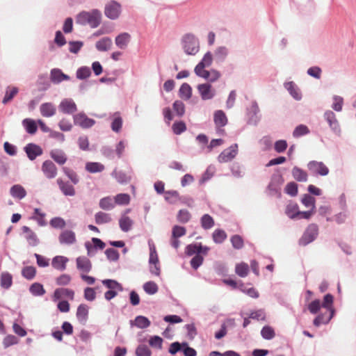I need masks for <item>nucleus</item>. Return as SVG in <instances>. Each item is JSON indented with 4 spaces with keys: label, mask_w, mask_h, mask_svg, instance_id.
<instances>
[{
    "label": "nucleus",
    "mask_w": 356,
    "mask_h": 356,
    "mask_svg": "<svg viewBox=\"0 0 356 356\" xmlns=\"http://www.w3.org/2000/svg\"><path fill=\"white\" fill-rule=\"evenodd\" d=\"M102 13L97 9H93L90 12L82 11L76 18V22L85 26L88 24L91 28H97L101 23Z\"/></svg>",
    "instance_id": "1"
},
{
    "label": "nucleus",
    "mask_w": 356,
    "mask_h": 356,
    "mask_svg": "<svg viewBox=\"0 0 356 356\" xmlns=\"http://www.w3.org/2000/svg\"><path fill=\"white\" fill-rule=\"evenodd\" d=\"M184 52L188 55H195L200 49L199 40L192 33L184 35L181 40Z\"/></svg>",
    "instance_id": "2"
},
{
    "label": "nucleus",
    "mask_w": 356,
    "mask_h": 356,
    "mask_svg": "<svg viewBox=\"0 0 356 356\" xmlns=\"http://www.w3.org/2000/svg\"><path fill=\"white\" fill-rule=\"evenodd\" d=\"M318 234V227L317 225L310 224L304 232L301 238L298 241V244L301 246H305L313 242Z\"/></svg>",
    "instance_id": "3"
},
{
    "label": "nucleus",
    "mask_w": 356,
    "mask_h": 356,
    "mask_svg": "<svg viewBox=\"0 0 356 356\" xmlns=\"http://www.w3.org/2000/svg\"><path fill=\"white\" fill-rule=\"evenodd\" d=\"M149 245V272L154 275L159 276L161 274V267L159 264L158 254L156 250V248L154 245Z\"/></svg>",
    "instance_id": "4"
},
{
    "label": "nucleus",
    "mask_w": 356,
    "mask_h": 356,
    "mask_svg": "<svg viewBox=\"0 0 356 356\" xmlns=\"http://www.w3.org/2000/svg\"><path fill=\"white\" fill-rule=\"evenodd\" d=\"M284 183V178L281 175H273L270 183L268 185V190L271 196L281 197V185Z\"/></svg>",
    "instance_id": "5"
},
{
    "label": "nucleus",
    "mask_w": 356,
    "mask_h": 356,
    "mask_svg": "<svg viewBox=\"0 0 356 356\" xmlns=\"http://www.w3.org/2000/svg\"><path fill=\"white\" fill-rule=\"evenodd\" d=\"M121 13V5L115 1H111L105 6L104 14L108 19H116Z\"/></svg>",
    "instance_id": "6"
},
{
    "label": "nucleus",
    "mask_w": 356,
    "mask_h": 356,
    "mask_svg": "<svg viewBox=\"0 0 356 356\" xmlns=\"http://www.w3.org/2000/svg\"><path fill=\"white\" fill-rule=\"evenodd\" d=\"M307 168L310 172L316 176H326L329 173L328 168L321 161H309Z\"/></svg>",
    "instance_id": "7"
},
{
    "label": "nucleus",
    "mask_w": 356,
    "mask_h": 356,
    "mask_svg": "<svg viewBox=\"0 0 356 356\" xmlns=\"http://www.w3.org/2000/svg\"><path fill=\"white\" fill-rule=\"evenodd\" d=\"M238 154V145L234 143L224 149L218 156L220 163H227L232 161Z\"/></svg>",
    "instance_id": "8"
},
{
    "label": "nucleus",
    "mask_w": 356,
    "mask_h": 356,
    "mask_svg": "<svg viewBox=\"0 0 356 356\" xmlns=\"http://www.w3.org/2000/svg\"><path fill=\"white\" fill-rule=\"evenodd\" d=\"M324 118L328 123L331 130L336 134L340 135L341 128L339 123L337 119L335 113L332 111H326L324 113Z\"/></svg>",
    "instance_id": "9"
},
{
    "label": "nucleus",
    "mask_w": 356,
    "mask_h": 356,
    "mask_svg": "<svg viewBox=\"0 0 356 356\" xmlns=\"http://www.w3.org/2000/svg\"><path fill=\"white\" fill-rule=\"evenodd\" d=\"M73 119L74 124L83 129L90 128L95 124V121L92 118H89L84 113L74 115Z\"/></svg>",
    "instance_id": "10"
},
{
    "label": "nucleus",
    "mask_w": 356,
    "mask_h": 356,
    "mask_svg": "<svg viewBox=\"0 0 356 356\" xmlns=\"http://www.w3.org/2000/svg\"><path fill=\"white\" fill-rule=\"evenodd\" d=\"M24 151L31 161L35 160L43 154L42 148L40 145L32 143L27 144L24 147Z\"/></svg>",
    "instance_id": "11"
},
{
    "label": "nucleus",
    "mask_w": 356,
    "mask_h": 356,
    "mask_svg": "<svg viewBox=\"0 0 356 356\" xmlns=\"http://www.w3.org/2000/svg\"><path fill=\"white\" fill-rule=\"evenodd\" d=\"M41 170L45 177L49 179H54L57 175V168L51 160L44 161L42 164Z\"/></svg>",
    "instance_id": "12"
},
{
    "label": "nucleus",
    "mask_w": 356,
    "mask_h": 356,
    "mask_svg": "<svg viewBox=\"0 0 356 356\" xmlns=\"http://www.w3.org/2000/svg\"><path fill=\"white\" fill-rule=\"evenodd\" d=\"M197 88L202 100L211 99L216 95V91L212 89L210 83L199 84Z\"/></svg>",
    "instance_id": "13"
},
{
    "label": "nucleus",
    "mask_w": 356,
    "mask_h": 356,
    "mask_svg": "<svg viewBox=\"0 0 356 356\" xmlns=\"http://www.w3.org/2000/svg\"><path fill=\"white\" fill-rule=\"evenodd\" d=\"M58 109L64 114L71 115L77 111V106L72 99H63L58 106Z\"/></svg>",
    "instance_id": "14"
},
{
    "label": "nucleus",
    "mask_w": 356,
    "mask_h": 356,
    "mask_svg": "<svg viewBox=\"0 0 356 356\" xmlns=\"http://www.w3.org/2000/svg\"><path fill=\"white\" fill-rule=\"evenodd\" d=\"M58 241L61 245H72L76 241V234L72 230H64L60 234Z\"/></svg>",
    "instance_id": "15"
},
{
    "label": "nucleus",
    "mask_w": 356,
    "mask_h": 356,
    "mask_svg": "<svg viewBox=\"0 0 356 356\" xmlns=\"http://www.w3.org/2000/svg\"><path fill=\"white\" fill-rule=\"evenodd\" d=\"M50 79L54 84H58L63 81H69L70 77L64 74L60 69L54 68L50 72Z\"/></svg>",
    "instance_id": "16"
},
{
    "label": "nucleus",
    "mask_w": 356,
    "mask_h": 356,
    "mask_svg": "<svg viewBox=\"0 0 356 356\" xmlns=\"http://www.w3.org/2000/svg\"><path fill=\"white\" fill-rule=\"evenodd\" d=\"M76 263L77 269L84 273H89L92 269L91 261L85 256L77 257Z\"/></svg>",
    "instance_id": "17"
},
{
    "label": "nucleus",
    "mask_w": 356,
    "mask_h": 356,
    "mask_svg": "<svg viewBox=\"0 0 356 356\" xmlns=\"http://www.w3.org/2000/svg\"><path fill=\"white\" fill-rule=\"evenodd\" d=\"M56 181L60 190L65 195L74 196L75 195L74 188L69 181H64L60 178L58 179Z\"/></svg>",
    "instance_id": "18"
},
{
    "label": "nucleus",
    "mask_w": 356,
    "mask_h": 356,
    "mask_svg": "<svg viewBox=\"0 0 356 356\" xmlns=\"http://www.w3.org/2000/svg\"><path fill=\"white\" fill-rule=\"evenodd\" d=\"M24 237L30 246H37L40 243V239L35 232H33L29 227L24 226Z\"/></svg>",
    "instance_id": "19"
},
{
    "label": "nucleus",
    "mask_w": 356,
    "mask_h": 356,
    "mask_svg": "<svg viewBox=\"0 0 356 356\" xmlns=\"http://www.w3.org/2000/svg\"><path fill=\"white\" fill-rule=\"evenodd\" d=\"M40 111L43 117L49 118L56 114V108L53 103L46 102L40 105Z\"/></svg>",
    "instance_id": "20"
},
{
    "label": "nucleus",
    "mask_w": 356,
    "mask_h": 356,
    "mask_svg": "<svg viewBox=\"0 0 356 356\" xmlns=\"http://www.w3.org/2000/svg\"><path fill=\"white\" fill-rule=\"evenodd\" d=\"M51 158L58 165H63L67 160L65 153L60 149H52L50 152Z\"/></svg>",
    "instance_id": "21"
},
{
    "label": "nucleus",
    "mask_w": 356,
    "mask_h": 356,
    "mask_svg": "<svg viewBox=\"0 0 356 356\" xmlns=\"http://www.w3.org/2000/svg\"><path fill=\"white\" fill-rule=\"evenodd\" d=\"M131 40V35L128 33H122L116 36L115 39V44L121 49L127 48Z\"/></svg>",
    "instance_id": "22"
},
{
    "label": "nucleus",
    "mask_w": 356,
    "mask_h": 356,
    "mask_svg": "<svg viewBox=\"0 0 356 356\" xmlns=\"http://www.w3.org/2000/svg\"><path fill=\"white\" fill-rule=\"evenodd\" d=\"M260 110L258 106V104L256 101L252 102L251 106L248 108V115L249 116V122L257 124V122L259 120V118L258 117V114Z\"/></svg>",
    "instance_id": "23"
},
{
    "label": "nucleus",
    "mask_w": 356,
    "mask_h": 356,
    "mask_svg": "<svg viewBox=\"0 0 356 356\" xmlns=\"http://www.w3.org/2000/svg\"><path fill=\"white\" fill-rule=\"evenodd\" d=\"M76 318L83 325H85L88 318V307L85 304L79 305L76 310Z\"/></svg>",
    "instance_id": "24"
},
{
    "label": "nucleus",
    "mask_w": 356,
    "mask_h": 356,
    "mask_svg": "<svg viewBox=\"0 0 356 356\" xmlns=\"http://www.w3.org/2000/svg\"><path fill=\"white\" fill-rule=\"evenodd\" d=\"M112 176L121 184H127L131 179V172L127 173L122 170H114L112 172Z\"/></svg>",
    "instance_id": "25"
},
{
    "label": "nucleus",
    "mask_w": 356,
    "mask_h": 356,
    "mask_svg": "<svg viewBox=\"0 0 356 356\" xmlns=\"http://www.w3.org/2000/svg\"><path fill=\"white\" fill-rule=\"evenodd\" d=\"M150 324V321L144 316H138L135 318L134 321H130V325L131 327L136 326L140 329L147 328Z\"/></svg>",
    "instance_id": "26"
},
{
    "label": "nucleus",
    "mask_w": 356,
    "mask_h": 356,
    "mask_svg": "<svg viewBox=\"0 0 356 356\" xmlns=\"http://www.w3.org/2000/svg\"><path fill=\"white\" fill-rule=\"evenodd\" d=\"M68 259L64 256H56L53 258L51 265L56 270L63 271L66 268Z\"/></svg>",
    "instance_id": "27"
},
{
    "label": "nucleus",
    "mask_w": 356,
    "mask_h": 356,
    "mask_svg": "<svg viewBox=\"0 0 356 356\" xmlns=\"http://www.w3.org/2000/svg\"><path fill=\"white\" fill-rule=\"evenodd\" d=\"M112 44L113 42L111 38L104 37L96 42L95 47L99 51H106L111 48Z\"/></svg>",
    "instance_id": "28"
},
{
    "label": "nucleus",
    "mask_w": 356,
    "mask_h": 356,
    "mask_svg": "<svg viewBox=\"0 0 356 356\" xmlns=\"http://www.w3.org/2000/svg\"><path fill=\"white\" fill-rule=\"evenodd\" d=\"M213 121L217 127H222L227 124V116L221 110L215 111L213 114Z\"/></svg>",
    "instance_id": "29"
},
{
    "label": "nucleus",
    "mask_w": 356,
    "mask_h": 356,
    "mask_svg": "<svg viewBox=\"0 0 356 356\" xmlns=\"http://www.w3.org/2000/svg\"><path fill=\"white\" fill-rule=\"evenodd\" d=\"M24 127L26 131L31 135H34L38 130V120L31 118L24 119Z\"/></svg>",
    "instance_id": "30"
},
{
    "label": "nucleus",
    "mask_w": 356,
    "mask_h": 356,
    "mask_svg": "<svg viewBox=\"0 0 356 356\" xmlns=\"http://www.w3.org/2000/svg\"><path fill=\"white\" fill-rule=\"evenodd\" d=\"M54 296L56 299H60L63 297H67L71 300L74 299V292L73 290L67 288H59L54 291Z\"/></svg>",
    "instance_id": "31"
},
{
    "label": "nucleus",
    "mask_w": 356,
    "mask_h": 356,
    "mask_svg": "<svg viewBox=\"0 0 356 356\" xmlns=\"http://www.w3.org/2000/svg\"><path fill=\"white\" fill-rule=\"evenodd\" d=\"M229 54L228 49L225 46L218 47L214 51V59L217 63L225 61Z\"/></svg>",
    "instance_id": "32"
},
{
    "label": "nucleus",
    "mask_w": 356,
    "mask_h": 356,
    "mask_svg": "<svg viewBox=\"0 0 356 356\" xmlns=\"http://www.w3.org/2000/svg\"><path fill=\"white\" fill-rule=\"evenodd\" d=\"M291 174L293 177L298 181L305 182L307 181V173L298 166H294L293 168Z\"/></svg>",
    "instance_id": "33"
},
{
    "label": "nucleus",
    "mask_w": 356,
    "mask_h": 356,
    "mask_svg": "<svg viewBox=\"0 0 356 356\" xmlns=\"http://www.w3.org/2000/svg\"><path fill=\"white\" fill-rule=\"evenodd\" d=\"M286 89L289 92L290 95L296 100H300L302 95L299 91L297 86L293 82H287L284 84Z\"/></svg>",
    "instance_id": "34"
},
{
    "label": "nucleus",
    "mask_w": 356,
    "mask_h": 356,
    "mask_svg": "<svg viewBox=\"0 0 356 356\" xmlns=\"http://www.w3.org/2000/svg\"><path fill=\"white\" fill-rule=\"evenodd\" d=\"M179 95L181 98L188 100L192 96V88L187 83H184L179 88Z\"/></svg>",
    "instance_id": "35"
},
{
    "label": "nucleus",
    "mask_w": 356,
    "mask_h": 356,
    "mask_svg": "<svg viewBox=\"0 0 356 356\" xmlns=\"http://www.w3.org/2000/svg\"><path fill=\"white\" fill-rule=\"evenodd\" d=\"M285 213L291 219L297 218L299 213V207L296 203H290L286 205Z\"/></svg>",
    "instance_id": "36"
},
{
    "label": "nucleus",
    "mask_w": 356,
    "mask_h": 356,
    "mask_svg": "<svg viewBox=\"0 0 356 356\" xmlns=\"http://www.w3.org/2000/svg\"><path fill=\"white\" fill-rule=\"evenodd\" d=\"M133 220L128 216H122L119 220V225L122 231L127 232L133 226Z\"/></svg>",
    "instance_id": "37"
},
{
    "label": "nucleus",
    "mask_w": 356,
    "mask_h": 356,
    "mask_svg": "<svg viewBox=\"0 0 356 356\" xmlns=\"http://www.w3.org/2000/svg\"><path fill=\"white\" fill-rule=\"evenodd\" d=\"M212 61L213 55L211 51H207L195 67H197V70H199V68L204 69L205 67H208L211 65Z\"/></svg>",
    "instance_id": "38"
},
{
    "label": "nucleus",
    "mask_w": 356,
    "mask_h": 356,
    "mask_svg": "<svg viewBox=\"0 0 356 356\" xmlns=\"http://www.w3.org/2000/svg\"><path fill=\"white\" fill-rule=\"evenodd\" d=\"M102 284L110 290L122 291V285L115 280L106 279L102 280Z\"/></svg>",
    "instance_id": "39"
},
{
    "label": "nucleus",
    "mask_w": 356,
    "mask_h": 356,
    "mask_svg": "<svg viewBox=\"0 0 356 356\" xmlns=\"http://www.w3.org/2000/svg\"><path fill=\"white\" fill-rule=\"evenodd\" d=\"M29 291L34 296H42L46 293L43 285L39 282L32 284L29 287Z\"/></svg>",
    "instance_id": "40"
},
{
    "label": "nucleus",
    "mask_w": 356,
    "mask_h": 356,
    "mask_svg": "<svg viewBox=\"0 0 356 356\" xmlns=\"http://www.w3.org/2000/svg\"><path fill=\"white\" fill-rule=\"evenodd\" d=\"M86 170L90 173L100 172L104 170V165L97 162H88Z\"/></svg>",
    "instance_id": "41"
},
{
    "label": "nucleus",
    "mask_w": 356,
    "mask_h": 356,
    "mask_svg": "<svg viewBox=\"0 0 356 356\" xmlns=\"http://www.w3.org/2000/svg\"><path fill=\"white\" fill-rule=\"evenodd\" d=\"M200 224L204 229H209L214 226L213 218L209 214H204L200 218Z\"/></svg>",
    "instance_id": "42"
},
{
    "label": "nucleus",
    "mask_w": 356,
    "mask_h": 356,
    "mask_svg": "<svg viewBox=\"0 0 356 356\" xmlns=\"http://www.w3.org/2000/svg\"><path fill=\"white\" fill-rule=\"evenodd\" d=\"M99 207L104 210H111L114 208L115 203V200L111 197H105L100 200Z\"/></svg>",
    "instance_id": "43"
},
{
    "label": "nucleus",
    "mask_w": 356,
    "mask_h": 356,
    "mask_svg": "<svg viewBox=\"0 0 356 356\" xmlns=\"http://www.w3.org/2000/svg\"><path fill=\"white\" fill-rule=\"evenodd\" d=\"M95 220L97 225H102L110 222L112 220V218L110 216V214L99 211L95 215Z\"/></svg>",
    "instance_id": "44"
},
{
    "label": "nucleus",
    "mask_w": 356,
    "mask_h": 356,
    "mask_svg": "<svg viewBox=\"0 0 356 356\" xmlns=\"http://www.w3.org/2000/svg\"><path fill=\"white\" fill-rule=\"evenodd\" d=\"M62 171L74 185L79 182V177L76 172L68 167H63Z\"/></svg>",
    "instance_id": "45"
},
{
    "label": "nucleus",
    "mask_w": 356,
    "mask_h": 356,
    "mask_svg": "<svg viewBox=\"0 0 356 356\" xmlns=\"http://www.w3.org/2000/svg\"><path fill=\"white\" fill-rule=\"evenodd\" d=\"M302 204L307 208L316 210V199L309 194H304L301 200Z\"/></svg>",
    "instance_id": "46"
},
{
    "label": "nucleus",
    "mask_w": 356,
    "mask_h": 356,
    "mask_svg": "<svg viewBox=\"0 0 356 356\" xmlns=\"http://www.w3.org/2000/svg\"><path fill=\"white\" fill-rule=\"evenodd\" d=\"M201 243H195L186 245L185 252L188 256L200 254Z\"/></svg>",
    "instance_id": "47"
},
{
    "label": "nucleus",
    "mask_w": 356,
    "mask_h": 356,
    "mask_svg": "<svg viewBox=\"0 0 356 356\" xmlns=\"http://www.w3.org/2000/svg\"><path fill=\"white\" fill-rule=\"evenodd\" d=\"M226 232L220 229H216L212 234V238L216 243H222L227 238Z\"/></svg>",
    "instance_id": "48"
},
{
    "label": "nucleus",
    "mask_w": 356,
    "mask_h": 356,
    "mask_svg": "<svg viewBox=\"0 0 356 356\" xmlns=\"http://www.w3.org/2000/svg\"><path fill=\"white\" fill-rule=\"evenodd\" d=\"M333 316L334 311H332V314L327 318H325L324 314H320L314 319L313 323L316 327H319L321 324H327L332 318Z\"/></svg>",
    "instance_id": "49"
},
{
    "label": "nucleus",
    "mask_w": 356,
    "mask_h": 356,
    "mask_svg": "<svg viewBox=\"0 0 356 356\" xmlns=\"http://www.w3.org/2000/svg\"><path fill=\"white\" fill-rule=\"evenodd\" d=\"M333 296L330 293H327L324 296L321 305L323 308H325L327 311H329L330 314H332V311L334 312V309L333 308Z\"/></svg>",
    "instance_id": "50"
},
{
    "label": "nucleus",
    "mask_w": 356,
    "mask_h": 356,
    "mask_svg": "<svg viewBox=\"0 0 356 356\" xmlns=\"http://www.w3.org/2000/svg\"><path fill=\"white\" fill-rule=\"evenodd\" d=\"M261 337L266 340H270L275 336V332L273 328L269 325H265L261 330Z\"/></svg>",
    "instance_id": "51"
},
{
    "label": "nucleus",
    "mask_w": 356,
    "mask_h": 356,
    "mask_svg": "<svg viewBox=\"0 0 356 356\" xmlns=\"http://www.w3.org/2000/svg\"><path fill=\"white\" fill-rule=\"evenodd\" d=\"M236 273L241 277H245L248 275L249 272V266L247 264L242 262L241 264H236L235 268Z\"/></svg>",
    "instance_id": "52"
},
{
    "label": "nucleus",
    "mask_w": 356,
    "mask_h": 356,
    "mask_svg": "<svg viewBox=\"0 0 356 356\" xmlns=\"http://www.w3.org/2000/svg\"><path fill=\"white\" fill-rule=\"evenodd\" d=\"M179 194L177 191H168L165 192V200L170 204H175L179 200Z\"/></svg>",
    "instance_id": "53"
},
{
    "label": "nucleus",
    "mask_w": 356,
    "mask_h": 356,
    "mask_svg": "<svg viewBox=\"0 0 356 356\" xmlns=\"http://www.w3.org/2000/svg\"><path fill=\"white\" fill-rule=\"evenodd\" d=\"M284 191L291 197H295L298 193V186L294 181H291L286 185Z\"/></svg>",
    "instance_id": "54"
},
{
    "label": "nucleus",
    "mask_w": 356,
    "mask_h": 356,
    "mask_svg": "<svg viewBox=\"0 0 356 356\" xmlns=\"http://www.w3.org/2000/svg\"><path fill=\"white\" fill-rule=\"evenodd\" d=\"M13 283V277L8 273H2L1 275V286L8 289Z\"/></svg>",
    "instance_id": "55"
},
{
    "label": "nucleus",
    "mask_w": 356,
    "mask_h": 356,
    "mask_svg": "<svg viewBox=\"0 0 356 356\" xmlns=\"http://www.w3.org/2000/svg\"><path fill=\"white\" fill-rule=\"evenodd\" d=\"M144 291L149 295H153L157 293L159 287L153 281H149L143 284Z\"/></svg>",
    "instance_id": "56"
},
{
    "label": "nucleus",
    "mask_w": 356,
    "mask_h": 356,
    "mask_svg": "<svg viewBox=\"0 0 356 356\" xmlns=\"http://www.w3.org/2000/svg\"><path fill=\"white\" fill-rule=\"evenodd\" d=\"M91 75V70L88 67L83 66L79 67L76 73V78L81 80L86 79Z\"/></svg>",
    "instance_id": "57"
},
{
    "label": "nucleus",
    "mask_w": 356,
    "mask_h": 356,
    "mask_svg": "<svg viewBox=\"0 0 356 356\" xmlns=\"http://www.w3.org/2000/svg\"><path fill=\"white\" fill-rule=\"evenodd\" d=\"M172 108L178 117H182L185 113V105L180 100H176L173 104Z\"/></svg>",
    "instance_id": "58"
},
{
    "label": "nucleus",
    "mask_w": 356,
    "mask_h": 356,
    "mask_svg": "<svg viewBox=\"0 0 356 356\" xmlns=\"http://www.w3.org/2000/svg\"><path fill=\"white\" fill-rule=\"evenodd\" d=\"M309 133V128L304 124H300L297 126L293 131V136L294 138H299L304 135H306Z\"/></svg>",
    "instance_id": "59"
},
{
    "label": "nucleus",
    "mask_w": 356,
    "mask_h": 356,
    "mask_svg": "<svg viewBox=\"0 0 356 356\" xmlns=\"http://www.w3.org/2000/svg\"><path fill=\"white\" fill-rule=\"evenodd\" d=\"M177 220L181 223H186L188 222L191 218V215L190 212L186 209H180L177 213Z\"/></svg>",
    "instance_id": "60"
},
{
    "label": "nucleus",
    "mask_w": 356,
    "mask_h": 356,
    "mask_svg": "<svg viewBox=\"0 0 356 356\" xmlns=\"http://www.w3.org/2000/svg\"><path fill=\"white\" fill-rule=\"evenodd\" d=\"M232 245L234 249L240 250L243 248L244 242L243 238L238 234L233 235L230 238Z\"/></svg>",
    "instance_id": "61"
},
{
    "label": "nucleus",
    "mask_w": 356,
    "mask_h": 356,
    "mask_svg": "<svg viewBox=\"0 0 356 356\" xmlns=\"http://www.w3.org/2000/svg\"><path fill=\"white\" fill-rule=\"evenodd\" d=\"M105 254L110 261H117L120 257L119 252L113 248L106 249Z\"/></svg>",
    "instance_id": "62"
},
{
    "label": "nucleus",
    "mask_w": 356,
    "mask_h": 356,
    "mask_svg": "<svg viewBox=\"0 0 356 356\" xmlns=\"http://www.w3.org/2000/svg\"><path fill=\"white\" fill-rule=\"evenodd\" d=\"M50 225L55 229H63L65 225V221L60 217H54L49 222Z\"/></svg>",
    "instance_id": "63"
},
{
    "label": "nucleus",
    "mask_w": 356,
    "mask_h": 356,
    "mask_svg": "<svg viewBox=\"0 0 356 356\" xmlns=\"http://www.w3.org/2000/svg\"><path fill=\"white\" fill-rule=\"evenodd\" d=\"M136 356H151L152 351L150 349L144 344L139 345L136 349Z\"/></svg>",
    "instance_id": "64"
}]
</instances>
